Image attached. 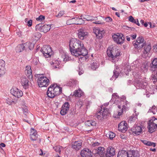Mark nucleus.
Masks as SVG:
<instances>
[{
  "instance_id": "obj_14",
  "label": "nucleus",
  "mask_w": 157,
  "mask_h": 157,
  "mask_svg": "<svg viewBox=\"0 0 157 157\" xmlns=\"http://www.w3.org/2000/svg\"><path fill=\"white\" fill-rule=\"evenodd\" d=\"M70 105L68 102H65L62 105L60 113L62 115H65L69 109Z\"/></svg>"
},
{
  "instance_id": "obj_8",
  "label": "nucleus",
  "mask_w": 157,
  "mask_h": 157,
  "mask_svg": "<svg viewBox=\"0 0 157 157\" xmlns=\"http://www.w3.org/2000/svg\"><path fill=\"white\" fill-rule=\"evenodd\" d=\"M112 37L114 41L117 44H121L123 43L124 37L121 34L117 33L113 35Z\"/></svg>"
},
{
  "instance_id": "obj_50",
  "label": "nucleus",
  "mask_w": 157,
  "mask_h": 157,
  "mask_svg": "<svg viewBox=\"0 0 157 157\" xmlns=\"http://www.w3.org/2000/svg\"><path fill=\"white\" fill-rule=\"evenodd\" d=\"M45 17L43 15H40L38 17L36 18V20L37 21H41L44 19Z\"/></svg>"
},
{
  "instance_id": "obj_18",
  "label": "nucleus",
  "mask_w": 157,
  "mask_h": 157,
  "mask_svg": "<svg viewBox=\"0 0 157 157\" xmlns=\"http://www.w3.org/2000/svg\"><path fill=\"white\" fill-rule=\"evenodd\" d=\"M127 124L125 121L121 122L118 125V130L123 132H125L127 130Z\"/></svg>"
},
{
  "instance_id": "obj_31",
  "label": "nucleus",
  "mask_w": 157,
  "mask_h": 157,
  "mask_svg": "<svg viewBox=\"0 0 157 157\" xmlns=\"http://www.w3.org/2000/svg\"><path fill=\"white\" fill-rule=\"evenodd\" d=\"M141 141L144 144L151 147H155L156 145L155 143L147 140H141Z\"/></svg>"
},
{
  "instance_id": "obj_26",
  "label": "nucleus",
  "mask_w": 157,
  "mask_h": 157,
  "mask_svg": "<svg viewBox=\"0 0 157 157\" xmlns=\"http://www.w3.org/2000/svg\"><path fill=\"white\" fill-rule=\"evenodd\" d=\"M51 25H44L42 26L40 29V32L46 33L49 31L51 28Z\"/></svg>"
},
{
  "instance_id": "obj_16",
  "label": "nucleus",
  "mask_w": 157,
  "mask_h": 157,
  "mask_svg": "<svg viewBox=\"0 0 157 157\" xmlns=\"http://www.w3.org/2000/svg\"><path fill=\"white\" fill-rule=\"evenodd\" d=\"M115 153L114 148L113 147L109 146L107 148L106 153L105 154V157L101 156V157H113Z\"/></svg>"
},
{
  "instance_id": "obj_38",
  "label": "nucleus",
  "mask_w": 157,
  "mask_h": 157,
  "mask_svg": "<svg viewBox=\"0 0 157 157\" xmlns=\"http://www.w3.org/2000/svg\"><path fill=\"white\" fill-rule=\"evenodd\" d=\"M66 24L68 25H70L72 24H76L75 17L67 20L66 22Z\"/></svg>"
},
{
  "instance_id": "obj_6",
  "label": "nucleus",
  "mask_w": 157,
  "mask_h": 157,
  "mask_svg": "<svg viewBox=\"0 0 157 157\" xmlns=\"http://www.w3.org/2000/svg\"><path fill=\"white\" fill-rule=\"evenodd\" d=\"M40 51L46 58L49 57L52 54V48L49 45H44Z\"/></svg>"
},
{
  "instance_id": "obj_39",
  "label": "nucleus",
  "mask_w": 157,
  "mask_h": 157,
  "mask_svg": "<svg viewBox=\"0 0 157 157\" xmlns=\"http://www.w3.org/2000/svg\"><path fill=\"white\" fill-rule=\"evenodd\" d=\"M150 79L153 81L154 84H155L157 83V76L155 75V72H152V74Z\"/></svg>"
},
{
  "instance_id": "obj_61",
  "label": "nucleus",
  "mask_w": 157,
  "mask_h": 157,
  "mask_svg": "<svg viewBox=\"0 0 157 157\" xmlns=\"http://www.w3.org/2000/svg\"><path fill=\"white\" fill-rule=\"evenodd\" d=\"M6 146V145L5 144L3 143H1L0 144V147H4Z\"/></svg>"
},
{
  "instance_id": "obj_1",
  "label": "nucleus",
  "mask_w": 157,
  "mask_h": 157,
  "mask_svg": "<svg viewBox=\"0 0 157 157\" xmlns=\"http://www.w3.org/2000/svg\"><path fill=\"white\" fill-rule=\"evenodd\" d=\"M69 48L71 54L75 57H80L79 59L84 60V57L88 54L87 50L84 47V45L81 41L77 39H72L69 42Z\"/></svg>"
},
{
  "instance_id": "obj_60",
  "label": "nucleus",
  "mask_w": 157,
  "mask_h": 157,
  "mask_svg": "<svg viewBox=\"0 0 157 157\" xmlns=\"http://www.w3.org/2000/svg\"><path fill=\"white\" fill-rule=\"evenodd\" d=\"M130 36H131V37L132 39L133 40V39H135L136 38V34L131 35Z\"/></svg>"
},
{
  "instance_id": "obj_56",
  "label": "nucleus",
  "mask_w": 157,
  "mask_h": 157,
  "mask_svg": "<svg viewBox=\"0 0 157 157\" xmlns=\"http://www.w3.org/2000/svg\"><path fill=\"white\" fill-rule=\"evenodd\" d=\"M126 99V97L125 96L123 97V99L124 100V101H123L124 102L123 104H124V105H126L127 106V105H129V103L126 100H125Z\"/></svg>"
},
{
  "instance_id": "obj_28",
  "label": "nucleus",
  "mask_w": 157,
  "mask_h": 157,
  "mask_svg": "<svg viewBox=\"0 0 157 157\" xmlns=\"http://www.w3.org/2000/svg\"><path fill=\"white\" fill-rule=\"evenodd\" d=\"M128 151L122 150L119 151L117 155V157H128Z\"/></svg>"
},
{
  "instance_id": "obj_12",
  "label": "nucleus",
  "mask_w": 157,
  "mask_h": 157,
  "mask_svg": "<svg viewBox=\"0 0 157 157\" xmlns=\"http://www.w3.org/2000/svg\"><path fill=\"white\" fill-rule=\"evenodd\" d=\"M78 37L82 40L86 38L88 36V33L83 28L78 30Z\"/></svg>"
},
{
  "instance_id": "obj_45",
  "label": "nucleus",
  "mask_w": 157,
  "mask_h": 157,
  "mask_svg": "<svg viewBox=\"0 0 157 157\" xmlns=\"http://www.w3.org/2000/svg\"><path fill=\"white\" fill-rule=\"evenodd\" d=\"M81 17H82V18L86 19L87 21H92V18H93V17L89 15H85L84 16H81Z\"/></svg>"
},
{
  "instance_id": "obj_35",
  "label": "nucleus",
  "mask_w": 157,
  "mask_h": 157,
  "mask_svg": "<svg viewBox=\"0 0 157 157\" xmlns=\"http://www.w3.org/2000/svg\"><path fill=\"white\" fill-rule=\"evenodd\" d=\"M113 75L112 77L110 78L111 80H115L119 76V72L117 70L115 69L113 71Z\"/></svg>"
},
{
  "instance_id": "obj_15",
  "label": "nucleus",
  "mask_w": 157,
  "mask_h": 157,
  "mask_svg": "<svg viewBox=\"0 0 157 157\" xmlns=\"http://www.w3.org/2000/svg\"><path fill=\"white\" fill-rule=\"evenodd\" d=\"M82 157H91L92 153L91 151L87 148L82 150L80 152Z\"/></svg>"
},
{
  "instance_id": "obj_19",
  "label": "nucleus",
  "mask_w": 157,
  "mask_h": 157,
  "mask_svg": "<svg viewBox=\"0 0 157 157\" xmlns=\"http://www.w3.org/2000/svg\"><path fill=\"white\" fill-rule=\"evenodd\" d=\"M5 65V61L2 60H0V77L6 73Z\"/></svg>"
},
{
  "instance_id": "obj_10",
  "label": "nucleus",
  "mask_w": 157,
  "mask_h": 157,
  "mask_svg": "<svg viewBox=\"0 0 157 157\" xmlns=\"http://www.w3.org/2000/svg\"><path fill=\"white\" fill-rule=\"evenodd\" d=\"M135 86L138 89L141 88H144L147 85V83L144 82L142 79L140 78L136 79L135 81Z\"/></svg>"
},
{
  "instance_id": "obj_46",
  "label": "nucleus",
  "mask_w": 157,
  "mask_h": 157,
  "mask_svg": "<svg viewBox=\"0 0 157 157\" xmlns=\"http://www.w3.org/2000/svg\"><path fill=\"white\" fill-rule=\"evenodd\" d=\"M61 148H62L63 147L59 146L53 147V148L54 149L56 152H59V153H60L61 152L60 149Z\"/></svg>"
},
{
  "instance_id": "obj_3",
  "label": "nucleus",
  "mask_w": 157,
  "mask_h": 157,
  "mask_svg": "<svg viewBox=\"0 0 157 157\" xmlns=\"http://www.w3.org/2000/svg\"><path fill=\"white\" fill-rule=\"evenodd\" d=\"M110 111L108 108L102 107L96 114V117L99 120H102L109 116Z\"/></svg>"
},
{
  "instance_id": "obj_22",
  "label": "nucleus",
  "mask_w": 157,
  "mask_h": 157,
  "mask_svg": "<svg viewBox=\"0 0 157 157\" xmlns=\"http://www.w3.org/2000/svg\"><path fill=\"white\" fill-rule=\"evenodd\" d=\"M147 127L149 132L151 133L154 132L155 129L157 128V126H155V124L151 120L149 121Z\"/></svg>"
},
{
  "instance_id": "obj_51",
  "label": "nucleus",
  "mask_w": 157,
  "mask_h": 157,
  "mask_svg": "<svg viewBox=\"0 0 157 157\" xmlns=\"http://www.w3.org/2000/svg\"><path fill=\"white\" fill-rule=\"evenodd\" d=\"M23 111L24 114L26 116L28 113V109L26 106H25L24 108H23Z\"/></svg>"
},
{
  "instance_id": "obj_27",
  "label": "nucleus",
  "mask_w": 157,
  "mask_h": 157,
  "mask_svg": "<svg viewBox=\"0 0 157 157\" xmlns=\"http://www.w3.org/2000/svg\"><path fill=\"white\" fill-rule=\"evenodd\" d=\"M117 106L120 109L118 110V115L119 116L121 115L123 112L125 111L128 109V107L125 105H122V109L121 108L120 105H118Z\"/></svg>"
},
{
  "instance_id": "obj_11",
  "label": "nucleus",
  "mask_w": 157,
  "mask_h": 157,
  "mask_svg": "<svg viewBox=\"0 0 157 157\" xmlns=\"http://www.w3.org/2000/svg\"><path fill=\"white\" fill-rule=\"evenodd\" d=\"M93 33L95 34L97 38L101 39L105 33L103 29H101L99 28L95 27L93 29Z\"/></svg>"
},
{
  "instance_id": "obj_64",
  "label": "nucleus",
  "mask_w": 157,
  "mask_h": 157,
  "mask_svg": "<svg viewBox=\"0 0 157 157\" xmlns=\"http://www.w3.org/2000/svg\"><path fill=\"white\" fill-rule=\"evenodd\" d=\"M150 151H153V152H155L156 151V149L155 148H153V149L150 148Z\"/></svg>"
},
{
  "instance_id": "obj_2",
  "label": "nucleus",
  "mask_w": 157,
  "mask_h": 157,
  "mask_svg": "<svg viewBox=\"0 0 157 157\" xmlns=\"http://www.w3.org/2000/svg\"><path fill=\"white\" fill-rule=\"evenodd\" d=\"M62 91V89L61 87L58 86L56 84H53L48 88L47 94L48 97L53 98L59 95Z\"/></svg>"
},
{
  "instance_id": "obj_25",
  "label": "nucleus",
  "mask_w": 157,
  "mask_h": 157,
  "mask_svg": "<svg viewBox=\"0 0 157 157\" xmlns=\"http://www.w3.org/2000/svg\"><path fill=\"white\" fill-rule=\"evenodd\" d=\"M157 69V58L154 59L151 65V69L153 71H155Z\"/></svg>"
},
{
  "instance_id": "obj_44",
  "label": "nucleus",
  "mask_w": 157,
  "mask_h": 157,
  "mask_svg": "<svg viewBox=\"0 0 157 157\" xmlns=\"http://www.w3.org/2000/svg\"><path fill=\"white\" fill-rule=\"evenodd\" d=\"M91 65L92 69L94 70L99 67V64L97 62H93L92 63Z\"/></svg>"
},
{
  "instance_id": "obj_24",
  "label": "nucleus",
  "mask_w": 157,
  "mask_h": 157,
  "mask_svg": "<svg viewBox=\"0 0 157 157\" xmlns=\"http://www.w3.org/2000/svg\"><path fill=\"white\" fill-rule=\"evenodd\" d=\"M25 73L27 77H29V78L32 77V70L31 69V67L29 65L26 66L25 70Z\"/></svg>"
},
{
  "instance_id": "obj_48",
  "label": "nucleus",
  "mask_w": 157,
  "mask_h": 157,
  "mask_svg": "<svg viewBox=\"0 0 157 157\" xmlns=\"http://www.w3.org/2000/svg\"><path fill=\"white\" fill-rule=\"evenodd\" d=\"M64 11H60L59 12L58 14L56 15V17L58 18L61 17L64 14Z\"/></svg>"
},
{
  "instance_id": "obj_36",
  "label": "nucleus",
  "mask_w": 157,
  "mask_h": 157,
  "mask_svg": "<svg viewBox=\"0 0 157 157\" xmlns=\"http://www.w3.org/2000/svg\"><path fill=\"white\" fill-rule=\"evenodd\" d=\"M75 21H76V25H81L84 23V21L82 19V17L81 18L79 17H75Z\"/></svg>"
},
{
  "instance_id": "obj_41",
  "label": "nucleus",
  "mask_w": 157,
  "mask_h": 157,
  "mask_svg": "<svg viewBox=\"0 0 157 157\" xmlns=\"http://www.w3.org/2000/svg\"><path fill=\"white\" fill-rule=\"evenodd\" d=\"M62 58H63V60L64 61H67L71 59V58L70 57L68 54L64 53L63 55Z\"/></svg>"
},
{
  "instance_id": "obj_40",
  "label": "nucleus",
  "mask_w": 157,
  "mask_h": 157,
  "mask_svg": "<svg viewBox=\"0 0 157 157\" xmlns=\"http://www.w3.org/2000/svg\"><path fill=\"white\" fill-rule=\"evenodd\" d=\"M106 136L110 139L112 140L115 136L114 133L111 132H109L106 134Z\"/></svg>"
},
{
  "instance_id": "obj_57",
  "label": "nucleus",
  "mask_w": 157,
  "mask_h": 157,
  "mask_svg": "<svg viewBox=\"0 0 157 157\" xmlns=\"http://www.w3.org/2000/svg\"><path fill=\"white\" fill-rule=\"evenodd\" d=\"M105 20L106 22H111L112 21V19L109 17L105 18Z\"/></svg>"
},
{
  "instance_id": "obj_5",
  "label": "nucleus",
  "mask_w": 157,
  "mask_h": 157,
  "mask_svg": "<svg viewBox=\"0 0 157 157\" xmlns=\"http://www.w3.org/2000/svg\"><path fill=\"white\" fill-rule=\"evenodd\" d=\"M107 53L108 56L109 57L111 58L113 60V62H115L116 60H114L117 57L119 56L120 55V51L116 49H111L110 48H108Z\"/></svg>"
},
{
  "instance_id": "obj_33",
  "label": "nucleus",
  "mask_w": 157,
  "mask_h": 157,
  "mask_svg": "<svg viewBox=\"0 0 157 157\" xmlns=\"http://www.w3.org/2000/svg\"><path fill=\"white\" fill-rule=\"evenodd\" d=\"M78 83L77 80L74 79H71L67 83V85L70 86H74Z\"/></svg>"
},
{
  "instance_id": "obj_34",
  "label": "nucleus",
  "mask_w": 157,
  "mask_h": 157,
  "mask_svg": "<svg viewBox=\"0 0 157 157\" xmlns=\"http://www.w3.org/2000/svg\"><path fill=\"white\" fill-rule=\"evenodd\" d=\"M86 125L88 126H94L96 125V123L95 121L92 120L87 121L86 122Z\"/></svg>"
},
{
  "instance_id": "obj_42",
  "label": "nucleus",
  "mask_w": 157,
  "mask_h": 157,
  "mask_svg": "<svg viewBox=\"0 0 157 157\" xmlns=\"http://www.w3.org/2000/svg\"><path fill=\"white\" fill-rule=\"evenodd\" d=\"M52 67L54 69H59V65L60 63L58 61H55L54 62H52Z\"/></svg>"
},
{
  "instance_id": "obj_4",
  "label": "nucleus",
  "mask_w": 157,
  "mask_h": 157,
  "mask_svg": "<svg viewBox=\"0 0 157 157\" xmlns=\"http://www.w3.org/2000/svg\"><path fill=\"white\" fill-rule=\"evenodd\" d=\"M38 85L40 87H47L49 83V79L43 75H40L38 77Z\"/></svg>"
},
{
  "instance_id": "obj_7",
  "label": "nucleus",
  "mask_w": 157,
  "mask_h": 157,
  "mask_svg": "<svg viewBox=\"0 0 157 157\" xmlns=\"http://www.w3.org/2000/svg\"><path fill=\"white\" fill-rule=\"evenodd\" d=\"M144 39L142 36L138 37L136 41H134L132 44L136 48L140 49L144 46Z\"/></svg>"
},
{
  "instance_id": "obj_63",
  "label": "nucleus",
  "mask_w": 157,
  "mask_h": 157,
  "mask_svg": "<svg viewBox=\"0 0 157 157\" xmlns=\"http://www.w3.org/2000/svg\"><path fill=\"white\" fill-rule=\"evenodd\" d=\"M97 19V17H93V18H92V21H94V20H96Z\"/></svg>"
},
{
  "instance_id": "obj_20",
  "label": "nucleus",
  "mask_w": 157,
  "mask_h": 157,
  "mask_svg": "<svg viewBox=\"0 0 157 157\" xmlns=\"http://www.w3.org/2000/svg\"><path fill=\"white\" fill-rule=\"evenodd\" d=\"M82 142L80 141H75L72 144V148L76 151L80 150L82 147Z\"/></svg>"
},
{
  "instance_id": "obj_13",
  "label": "nucleus",
  "mask_w": 157,
  "mask_h": 157,
  "mask_svg": "<svg viewBox=\"0 0 157 157\" xmlns=\"http://www.w3.org/2000/svg\"><path fill=\"white\" fill-rule=\"evenodd\" d=\"M131 130L133 134L136 135H140L142 132V127L141 125L139 126L135 125L133 128H131Z\"/></svg>"
},
{
  "instance_id": "obj_30",
  "label": "nucleus",
  "mask_w": 157,
  "mask_h": 157,
  "mask_svg": "<svg viewBox=\"0 0 157 157\" xmlns=\"http://www.w3.org/2000/svg\"><path fill=\"white\" fill-rule=\"evenodd\" d=\"M21 84L23 87L26 89L28 86L29 81L28 79L25 78H21Z\"/></svg>"
},
{
  "instance_id": "obj_59",
  "label": "nucleus",
  "mask_w": 157,
  "mask_h": 157,
  "mask_svg": "<svg viewBox=\"0 0 157 157\" xmlns=\"http://www.w3.org/2000/svg\"><path fill=\"white\" fill-rule=\"evenodd\" d=\"M32 24V21L31 20H29L27 22V25L29 27L31 26Z\"/></svg>"
},
{
  "instance_id": "obj_49",
  "label": "nucleus",
  "mask_w": 157,
  "mask_h": 157,
  "mask_svg": "<svg viewBox=\"0 0 157 157\" xmlns=\"http://www.w3.org/2000/svg\"><path fill=\"white\" fill-rule=\"evenodd\" d=\"M129 21L133 23H136V19H135L132 16H130L129 17Z\"/></svg>"
},
{
  "instance_id": "obj_47",
  "label": "nucleus",
  "mask_w": 157,
  "mask_h": 157,
  "mask_svg": "<svg viewBox=\"0 0 157 157\" xmlns=\"http://www.w3.org/2000/svg\"><path fill=\"white\" fill-rule=\"evenodd\" d=\"M156 107L154 105L151 108H150L148 111V112L149 113H152L154 114H155V109Z\"/></svg>"
},
{
  "instance_id": "obj_55",
  "label": "nucleus",
  "mask_w": 157,
  "mask_h": 157,
  "mask_svg": "<svg viewBox=\"0 0 157 157\" xmlns=\"http://www.w3.org/2000/svg\"><path fill=\"white\" fill-rule=\"evenodd\" d=\"M100 145V143L98 142H95L94 143H91V145L93 147H95L96 146H98Z\"/></svg>"
},
{
  "instance_id": "obj_43",
  "label": "nucleus",
  "mask_w": 157,
  "mask_h": 157,
  "mask_svg": "<svg viewBox=\"0 0 157 157\" xmlns=\"http://www.w3.org/2000/svg\"><path fill=\"white\" fill-rule=\"evenodd\" d=\"M118 98V96L117 95V94L116 93H114L112 94L111 100L113 101H114V103H116V101H117V99Z\"/></svg>"
},
{
  "instance_id": "obj_62",
  "label": "nucleus",
  "mask_w": 157,
  "mask_h": 157,
  "mask_svg": "<svg viewBox=\"0 0 157 157\" xmlns=\"http://www.w3.org/2000/svg\"><path fill=\"white\" fill-rule=\"evenodd\" d=\"M136 23H135L137 25H138V26H140V23H139V22H138V19H136Z\"/></svg>"
},
{
  "instance_id": "obj_9",
  "label": "nucleus",
  "mask_w": 157,
  "mask_h": 157,
  "mask_svg": "<svg viewBox=\"0 0 157 157\" xmlns=\"http://www.w3.org/2000/svg\"><path fill=\"white\" fill-rule=\"evenodd\" d=\"M10 92L13 96L17 98L21 97L23 95L22 91L16 87L12 88L10 90Z\"/></svg>"
},
{
  "instance_id": "obj_53",
  "label": "nucleus",
  "mask_w": 157,
  "mask_h": 157,
  "mask_svg": "<svg viewBox=\"0 0 157 157\" xmlns=\"http://www.w3.org/2000/svg\"><path fill=\"white\" fill-rule=\"evenodd\" d=\"M136 115L135 117H134V115L133 116H132L130 117V119L131 121H133L136 120V119L137 118V113H135Z\"/></svg>"
},
{
  "instance_id": "obj_52",
  "label": "nucleus",
  "mask_w": 157,
  "mask_h": 157,
  "mask_svg": "<svg viewBox=\"0 0 157 157\" xmlns=\"http://www.w3.org/2000/svg\"><path fill=\"white\" fill-rule=\"evenodd\" d=\"M6 102L7 103V104L9 105H11L12 104L14 103V101L10 100V99H9V98H8V99H7L6 100Z\"/></svg>"
},
{
  "instance_id": "obj_58",
  "label": "nucleus",
  "mask_w": 157,
  "mask_h": 157,
  "mask_svg": "<svg viewBox=\"0 0 157 157\" xmlns=\"http://www.w3.org/2000/svg\"><path fill=\"white\" fill-rule=\"evenodd\" d=\"M95 24H104V23L103 22H101L100 21H95L93 22Z\"/></svg>"
},
{
  "instance_id": "obj_32",
  "label": "nucleus",
  "mask_w": 157,
  "mask_h": 157,
  "mask_svg": "<svg viewBox=\"0 0 157 157\" xmlns=\"http://www.w3.org/2000/svg\"><path fill=\"white\" fill-rule=\"evenodd\" d=\"M25 46L24 44H19L16 48V50L17 52H20L23 51Z\"/></svg>"
},
{
  "instance_id": "obj_37",
  "label": "nucleus",
  "mask_w": 157,
  "mask_h": 157,
  "mask_svg": "<svg viewBox=\"0 0 157 157\" xmlns=\"http://www.w3.org/2000/svg\"><path fill=\"white\" fill-rule=\"evenodd\" d=\"M25 47L26 48H28L30 50H32L34 47V44L30 42H27L25 44Z\"/></svg>"
},
{
  "instance_id": "obj_29",
  "label": "nucleus",
  "mask_w": 157,
  "mask_h": 157,
  "mask_svg": "<svg viewBox=\"0 0 157 157\" xmlns=\"http://www.w3.org/2000/svg\"><path fill=\"white\" fill-rule=\"evenodd\" d=\"M83 95V92L80 89H79L74 92L73 96L75 97H80Z\"/></svg>"
},
{
  "instance_id": "obj_54",
  "label": "nucleus",
  "mask_w": 157,
  "mask_h": 157,
  "mask_svg": "<svg viewBox=\"0 0 157 157\" xmlns=\"http://www.w3.org/2000/svg\"><path fill=\"white\" fill-rule=\"evenodd\" d=\"M42 24H39L36 26V29L38 30H39L40 31V29L42 27Z\"/></svg>"
},
{
  "instance_id": "obj_21",
  "label": "nucleus",
  "mask_w": 157,
  "mask_h": 157,
  "mask_svg": "<svg viewBox=\"0 0 157 157\" xmlns=\"http://www.w3.org/2000/svg\"><path fill=\"white\" fill-rule=\"evenodd\" d=\"M144 47V51L143 52L145 56H149L148 55L151 50V47L150 45H147L145 44Z\"/></svg>"
},
{
  "instance_id": "obj_17",
  "label": "nucleus",
  "mask_w": 157,
  "mask_h": 157,
  "mask_svg": "<svg viewBox=\"0 0 157 157\" xmlns=\"http://www.w3.org/2000/svg\"><path fill=\"white\" fill-rule=\"evenodd\" d=\"M38 135L36 130L33 128H31L30 132V138L33 141L36 140H37Z\"/></svg>"
},
{
  "instance_id": "obj_23",
  "label": "nucleus",
  "mask_w": 157,
  "mask_h": 157,
  "mask_svg": "<svg viewBox=\"0 0 157 157\" xmlns=\"http://www.w3.org/2000/svg\"><path fill=\"white\" fill-rule=\"evenodd\" d=\"M128 157H139L140 155L137 151L131 150L128 151Z\"/></svg>"
}]
</instances>
